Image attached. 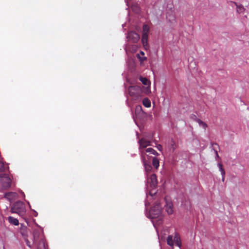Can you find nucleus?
Here are the masks:
<instances>
[{"mask_svg": "<svg viewBox=\"0 0 249 249\" xmlns=\"http://www.w3.org/2000/svg\"><path fill=\"white\" fill-rule=\"evenodd\" d=\"M139 151L141 155V157H142V153H143V157H146V154L145 152L144 148L147 146L150 145V142L146 140L144 138H142L139 141Z\"/></svg>", "mask_w": 249, "mask_h": 249, "instance_id": "obj_5", "label": "nucleus"}, {"mask_svg": "<svg viewBox=\"0 0 249 249\" xmlns=\"http://www.w3.org/2000/svg\"><path fill=\"white\" fill-rule=\"evenodd\" d=\"M5 170V165L3 161L0 160V172H4Z\"/></svg>", "mask_w": 249, "mask_h": 249, "instance_id": "obj_23", "label": "nucleus"}, {"mask_svg": "<svg viewBox=\"0 0 249 249\" xmlns=\"http://www.w3.org/2000/svg\"><path fill=\"white\" fill-rule=\"evenodd\" d=\"M127 37L129 41L133 43H137L140 39L139 35L135 32H129Z\"/></svg>", "mask_w": 249, "mask_h": 249, "instance_id": "obj_9", "label": "nucleus"}, {"mask_svg": "<svg viewBox=\"0 0 249 249\" xmlns=\"http://www.w3.org/2000/svg\"><path fill=\"white\" fill-rule=\"evenodd\" d=\"M174 242L177 246H178L179 248H180L181 243L178 235L176 234L175 235L174 237Z\"/></svg>", "mask_w": 249, "mask_h": 249, "instance_id": "obj_15", "label": "nucleus"}, {"mask_svg": "<svg viewBox=\"0 0 249 249\" xmlns=\"http://www.w3.org/2000/svg\"><path fill=\"white\" fill-rule=\"evenodd\" d=\"M139 79L143 85L142 88L140 86H130L128 88L129 94L134 100H137L141 97L142 93L146 95L151 93V82L149 79Z\"/></svg>", "mask_w": 249, "mask_h": 249, "instance_id": "obj_1", "label": "nucleus"}, {"mask_svg": "<svg viewBox=\"0 0 249 249\" xmlns=\"http://www.w3.org/2000/svg\"><path fill=\"white\" fill-rule=\"evenodd\" d=\"M25 241H26V243L27 245L29 247L31 248L32 247V245L31 244L30 242L27 239H25Z\"/></svg>", "mask_w": 249, "mask_h": 249, "instance_id": "obj_26", "label": "nucleus"}, {"mask_svg": "<svg viewBox=\"0 0 249 249\" xmlns=\"http://www.w3.org/2000/svg\"><path fill=\"white\" fill-rule=\"evenodd\" d=\"M144 154L142 153V157H141L143 166L144 167V170L147 177H148L152 172V167L150 164V162L147 161L146 159V157H143Z\"/></svg>", "mask_w": 249, "mask_h": 249, "instance_id": "obj_6", "label": "nucleus"}, {"mask_svg": "<svg viewBox=\"0 0 249 249\" xmlns=\"http://www.w3.org/2000/svg\"><path fill=\"white\" fill-rule=\"evenodd\" d=\"M231 3L233 4L236 6V11L238 13L241 14L243 13L245 11V8L242 4L238 5L235 2L231 1Z\"/></svg>", "mask_w": 249, "mask_h": 249, "instance_id": "obj_10", "label": "nucleus"}, {"mask_svg": "<svg viewBox=\"0 0 249 249\" xmlns=\"http://www.w3.org/2000/svg\"><path fill=\"white\" fill-rule=\"evenodd\" d=\"M196 122L198 123L200 126H202L204 129H205L207 127L208 125L205 122H203L200 119H197Z\"/></svg>", "mask_w": 249, "mask_h": 249, "instance_id": "obj_21", "label": "nucleus"}, {"mask_svg": "<svg viewBox=\"0 0 249 249\" xmlns=\"http://www.w3.org/2000/svg\"><path fill=\"white\" fill-rule=\"evenodd\" d=\"M170 144L171 145V148L172 149V151L173 152L176 149V146H175L176 144H175V142L173 141V140H172L171 141Z\"/></svg>", "mask_w": 249, "mask_h": 249, "instance_id": "obj_25", "label": "nucleus"}, {"mask_svg": "<svg viewBox=\"0 0 249 249\" xmlns=\"http://www.w3.org/2000/svg\"><path fill=\"white\" fill-rule=\"evenodd\" d=\"M17 195V194L15 192H8L4 194V197L9 200H11L14 199Z\"/></svg>", "mask_w": 249, "mask_h": 249, "instance_id": "obj_11", "label": "nucleus"}, {"mask_svg": "<svg viewBox=\"0 0 249 249\" xmlns=\"http://www.w3.org/2000/svg\"><path fill=\"white\" fill-rule=\"evenodd\" d=\"M161 206L159 202H156L149 211V215L151 219H158L157 221L160 223L163 218L161 213Z\"/></svg>", "mask_w": 249, "mask_h": 249, "instance_id": "obj_3", "label": "nucleus"}, {"mask_svg": "<svg viewBox=\"0 0 249 249\" xmlns=\"http://www.w3.org/2000/svg\"><path fill=\"white\" fill-rule=\"evenodd\" d=\"M165 210L169 214H171L173 213V205L170 202H166L165 206Z\"/></svg>", "mask_w": 249, "mask_h": 249, "instance_id": "obj_13", "label": "nucleus"}, {"mask_svg": "<svg viewBox=\"0 0 249 249\" xmlns=\"http://www.w3.org/2000/svg\"><path fill=\"white\" fill-rule=\"evenodd\" d=\"M141 54H142V55H143V54H144V53H143V52H142V51H141Z\"/></svg>", "mask_w": 249, "mask_h": 249, "instance_id": "obj_31", "label": "nucleus"}, {"mask_svg": "<svg viewBox=\"0 0 249 249\" xmlns=\"http://www.w3.org/2000/svg\"><path fill=\"white\" fill-rule=\"evenodd\" d=\"M11 212L12 213H17L20 216L24 217L26 212L24 203L20 201L15 202L11 207Z\"/></svg>", "mask_w": 249, "mask_h": 249, "instance_id": "obj_4", "label": "nucleus"}, {"mask_svg": "<svg viewBox=\"0 0 249 249\" xmlns=\"http://www.w3.org/2000/svg\"><path fill=\"white\" fill-rule=\"evenodd\" d=\"M157 148L160 151H161L162 150V146L160 144H158L157 145Z\"/></svg>", "mask_w": 249, "mask_h": 249, "instance_id": "obj_27", "label": "nucleus"}, {"mask_svg": "<svg viewBox=\"0 0 249 249\" xmlns=\"http://www.w3.org/2000/svg\"><path fill=\"white\" fill-rule=\"evenodd\" d=\"M215 153H216V156L218 157V155L217 151H215Z\"/></svg>", "mask_w": 249, "mask_h": 249, "instance_id": "obj_30", "label": "nucleus"}, {"mask_svg": "<svg viewBox=\"0 0 249 249\" xmlns=\"http://www.w3.org/2000/svg\"><path fill=\"white\" fill-rule=\"evenodd\" d=\"M145 152L146 154H147V153H148L149 154H152L154 155H158V152L152 148H148L146 149H145Z\"/></svg>", "mask_w": 249, "mask_h": 249, "instance_id": "obj_18", "label": "nucleus"}, {"mask_svg": "<svg viewBox=\"0 0 249 249\" xmlns=\"http://www.w3.org/2000/svg\"><path fill=\"white\" fill-rule=\"evenodd\" d=\"M34 244L36 249H46L44 236L38 230H35L33 232Z\"/></svg>", "mask_w": 249, "mask_h": 249, "instance_id": "obj_2", "label": "nucleus"}, {"mask_svg": "<svg viewBox=\"0 0 249 249\" xmlns=\"http://www.w3.org/2000/svg\"><path fill=\"white\" fill-rule=\"evenodd\" d=\"M142 104L146 107H151V102L147 98H144L143 99Z\"/></svg>", "mask_w": 249, "mask_h": 249, "instance_id": "obj_16", "label": "nucleus"}, {"mask_svg": "<svg viewBox=\"0 0 249 249\" xmlns=\"http://www.w3.org/2000/svg\"><path fill=\"white\" fill-rule=\"evenodd\" d=\"M141 112H142V107L141 106H137L135 108V113H140Z\"/></svg>", "mask_w": 249, "mask_h": 249, "instance_id": "obj_24", "label": "nucleus"}, {"mask_svg": "<svg viewBox=\"0 0 249 249\" xmlns=\"http://www.w3.org/2000/svg\"><path fill=\"white\" fill-rule=\"evenodd\" d=\"M147 155H146V159L147 161H149L150 159L151 158V157L146 154Z\"/></svg>", "mask_w": 249, "mask_h": 249, "instance_id": "obj_28", "label": "nucleus"}, {"mask_svg": "<svg viewBox=\"0 0 249 249\" xmlns=\"http://www.w3.org/2000/svg\"><path fill=\"white\" fill-rule=\"evenodd\" d=\"M135 10L137 11V12H138V11L139 10V8L138 7H137L136 8V9Z\"/></svg>", "mask_w": 249, "mask_h": 249, "instance_id": "obj_29", "label": "nucleus"}, {"mask_svg": "<svg viewBox=\"0 0 249 249\" xmlns=\"http://www.w3.org/2000/svg\"><path fill=\"white\" fill-rule=\"evenodd\" d=\"M218 166L219 168V171L221 172V175L222 176V180L223 182H224V179H225V172L224 169L223 168L222 165L221 163H219L218 164Z\"/></svg>", "mask_w": 249, "mask_h": 249, "instance_id": "obj_17", "label": "nucleus"}, {"mask_svg": "<svg viewBox=\"0 0 249 249\" xmlns=\"http://www.w3.org/2000/svg\"><path fill=\"white\" fill-rule=\"evenodd\" d=\"M152 165L156 168L158 169L159 166V161L156 157H153L152 159Z\"/></svg>", "mask_w": 249, "mask_h": 249, "instance_id": "obj_19", "label": "nucleus"}, {"mask_svg": "<svg viewBox=\"0 0 249 249\" xmlns=\"http://www.w3.org/2000/svg\"><path fill=\"white\" fill-rule=\"evenodd\" d=\"M20 233L23 237L26 238L27 237V228L25 227L21 228Z\"/></svg>", "mask_w": 249, "mask_h": 249, "instance_id": "obj_22", "label": "nucleus"}, {"mask_svg": "<svg viewBox=\"0 0 249 249\" xmlns=\"http://www.w3.org/2000/svg\"><path fill=\"white\" fill-rule=\"evenodd\" d=\"M149 28L147 25L144 24L142 27V41L144 46L147 45V40Z\"/></svg>", "mask_w": 249, "mask_h": 249, "instance_id": "obj_7", "label": "nucleus"}, {"mask_svg": "<svg viewBox=\"0 0 249 249\" xmlns=\"http://www.w3.org/2000/svg\"><path fill=\"white\" fill-rule=\"evenodd\" d=\"M8 220L10 224L14 225L17 226L19 224L18 220L17 218H15L12 216H9L8 217Z\"/></svg>", "mask_w": 249, "mask_h": 249, "instance_id": "obj_14", "label": "nucleus"}, {"mask_svg": "<svg viewBox=\"0 0 249 249\" xmlns=\"http://www.w3.org/2000/svg\"><path fill=\"white\" fill-rule=\"evenodd\" d=\"M149 177H147V181L149 183L150 187L154 188L157 185V177L155 174L149 175Z\"/></svg>", "mask_w": 249, "mask_h": 249, "instance_id": "obj_8", "label": "nucleus"}, {"mask_svg": "<svg viewBox=\"0 0 249 249\" xmlns=\"http://www.w3.org/2000/svg\"><path fill=\"white\" fill-rule=\"evenodd\" d=\"M11 180L8 178H5L2 183V186L5 189L10 187L11 186Z\"/></svg>", "mask_w": 249, "mask_h": 249, "instance_id": "obj_12", "label": "nucleus"}, {"mask_svg": "<svg viewBox=\"0 0 249 249\" xmlns=\"http://www.w3.org/2000/svg\"><path fill=\"white\" fill-rule=\"evenodd\" d=\"M167 243L168 245L171 247H173L174 245V239H173V236L172 235H169L168 236L167 238Z\"/></svg>", "mask_w": 249, "mask_h": 249, "instance_id": "obj_20", "label": "nucleus"}]
</instances>
